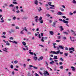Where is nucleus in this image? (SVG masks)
I'll list each match as a JSON object with an SVG mask.
<instances>
[{
  "mask_svg": "<svg viewBox=\"0 0 76 76\" xmlns=\"http://www.w3.org/2000/svg\"><path fill=\"white\" fill-rule=\"evenodd\" d=\"M43 75L44 76H49V73L47 71H45L44 72V73H43Z\"/></svg>",
  "mask_w": 76,
  "mask_h": 76,
  "instance_id": "1",
  "label": "nucleus"
},
{
  "mask_svg": "<svg viewBox=\"0 0 76 76\" xmlns=\"http://www.w3.org/2000/svg\"><path fill=\"white\" fill-rule=\"evenodd\" d=\"M63 22H64V23H66V26H68V27H69V24H67V23H69V21H66V20H65L64 19V20H63Z\"/></svg>",
  "mask_w": 76,
  "mask_h": 76,
  "instance_id": "2",
  "label": "nucleus"
},
{
  "mask_svg": "<svg viewBox=\"0 0 76 76\" xmlns=\"http://www.w3.org/2000/svg\"><path fill=\"white\" fill-rule=\"evenodd\" d=\"M42 17H40V18L38 20L39 21L40 23H43V20H42Z\"/></svg>",
  "mask_w": 76,
  "mask_h": 76,
  "instance_id": "3",
  "label": "nucleus"
},
{
  "mask_svg": "<svg viewBox=\"0 0 76 76\" xmlns=\"http://www.w3.org/2000/svg\"><path fill=\"white\" fill-rule=\"evenodd\" d=\"M42 39H41V41L42 42H44V39H47V37H45L44 38V37H42Z\"/></svg>",
  "mask_w": 76,
  "mask_h": 76,
  "instance_id": "4",
  "label": "nucleus"
},
{
  "mask_svg": "<svg viewBox=\"0 0 76 76\" xmlns=\"http://www.w3.org/2000/svg\"><path fill=\"white\" fill-rule=\"evenodd\" d=\"M38 17L36 16L34 17V20L36 22H38Z\"/></svg>",
  "mask_w": 76,
  "mask_h": 76,
  "instance_id": "5",
  "label": "nucleus"
},
{
  "mask_svg": "<svg viewBox=\"0 0 76 76\" xmlns=\"http://www.w3.org/2000/svg\"><path fill=\"white\" fill-rule=\"evenodd\" d=\"M70 39L71 40V41H73V42L75 41V38H74V37L72 38V37H70Z\"/></svg>",
  "mask_w": 76,
  "mask_h": 76,
  "instance_id": "6",
  "label": "nucleus"
},
{
  "mask_svg": "<svg viewBox=\"0 0 76 76\" xmlns=\"http://www.w3.org/2000/svg\"><path fill=\"white\" fill-rule=\"evenodd\" d=\"M51 3H52V2H50L48 3V4H49L50 6H51L52 7H54V5L51 4Z\"/></svg>",
  "mask_w": 76,
  "mask_h": 76,
  "instance_id": "7",
  "label": "nucleus"
},
{
  "mask_svg": "<svg viewBox=\"0 0 76 76\" xmlns=\"http://www.w3.org/2000/svg\"><path fill=\"white\" fill-rule=\"evenodd\" d=\"M60 50H58V51H56V52H55V54H59L60 53Z\"/></svg>",
  "mask_w": 76,
  "mask_h": 76,
  "instance_id": "8",
  "label": "nucleus"
},
{
  "mask_svg": "<svg viewBox=\"0 0 76 76\" xmlns=\"http://www.w3.org/2000/svg\"><path fill=\"white\" fill-rule=\"evenodd\" d=\"M37 10L38 11V12H41V11L42 10V9H41V7H39V8H37Z\"/></svg>",
  "mask_w": 76,
  "mask_h": 76,
  "instance_id": "9",
  "label": "nucleus"
},
{
  "mask_svg": "<svg viewBox=\"0 0 76 76\" xmlns=\"http://www.w3.org/2000/svg\"><path fill=\"white\" fill-rule=\"evenodd\" d=\"M43 59V57L41 56L39 58V59H38V61H40V60H42Z\"/></svg>",
  "mask_w": 76,
  "mask_h": 76,
  "instance_id": "10",
  "label": "nucleus"
},
{
  "mask_svg": "<svg viewBox=\"0 0 76 76\" xmlns=\"http://www.w3.org/2000/svg\"><path fill=\"white\" fill-rule=\"evenodd\" d=\"M71 68L72 69V71H75V67L72 66Z\"/></svg>",
  "mask_w": 76,
  "mask_h": 76,
  "instance_id": "11",
  "label": "nucleus"
},
{
  "mask_svg": "<svg viewBox=\"0 0 76 76\" xmlns=\"http://www.w3.org/2000/svg\"><path fill=\"white\" fill-rule=\"evenodd\" d=\"M6 43V45H8V46L10 45V43H9V41H7Z\"/></svg>",
  "mask_w": 76,
  "mask_h": 76,
  "instance_id": "12",
  "label": "nucleus"
},
{
  "mask_svg": "<svg viewBox=\"0 0 76 76\" xmlns=\"http://www.w3.org/2000/svg\"><path fill=\"white\" fill-rule=\"evenodd\" d=\"M56 22H53V25H52V26L53 27H56Z\"/></svg>",
  "mask_w": 76,
  "mask_h": 76,
  "instance_id": "13",
  "label": "nucleus"
},
{
  "mask_svg": "<svg viewBox=\"0 0 76 76\" xmlns=\"http://www.w3.org/2000/svg\"><path fill=\"white\" fill-rule=\"evenodd\" d=\"M2 17V15H0V18H1ZM4 22V20H2L1 21L0 20V22H1V23H3Z\"/></svg>",
  "mask_w": 76,
  "mask_h": 76,
  "instance_id": "14",
  "label": "nucleus"
},
{
  "mask_svg": "<svg viewBox=\"0 0 76 76\" xmlns=\"http://www.w3.org/2000/svg\"><path fill=\"white\" fill-rule=\"evenodd\" d=\"M49 32L50 34V35H53L54 34V32L53 31H50Z\"/></svg>",
  "mask_w": 76,
  "mask_h": 76,
  "instance_id": "15",
  "label": "nucleus"
},
{
  "mask_svg": "<svg viewBox=\"0 0 76 76\" xmlns=\"http://www.w3.org/2000/svg\"><path fill=\"white\" fill-rule=\"evenodd\" d=\"M33 58L34 60H35V61H36V60H37V59H38V58L36 56H34V57H33Z\"/></svg>",
  "mask_w": 76,
  "mask_h": 76,
  "instance_id": "16",
  "label": "nucleus"
},
{
  "mask_svg": "<svg viewBox=\"0 0 76 76\" xmlns=\"http://www.w3.org/2000/svg\"><path fill=\"white\" fill-rule=\"evenodd\" d=\"M57 14L58 15H63V14L62 13H61V12H58Z\"/></svg>",
  "mask_w": 76,
  "mask_h": 76,
  "instance_id": "17",
  "label": "nucleus"
},
{
  "mask_svg": "<svg viewBox=\"0 0 76 76\" xmlns=\"http://www.w3.org/2000/svg\"><path fill=\"white\" fill-rule=\"evenodd\" d=\"M61 49H62V50H63L64 49V48L63 47V46H61V45H59L58 46Z\"/></svg>",
  "mask_w": 76,
  "mask_h": 76,
  "instance_id": "18",
  "label": "nucleus"
},
{
  "mask_svg": "<svg viewBox=\"0 0 76 76\" xmlns=\"http://www.w3.org/2000/svg\"><path fill=\"white\" fill-rule=\"evenodd\" d=\"M14 32V30H13L12 29L10 31H9V33L10 34H11L12 32Z\"/></svg>",
  "mask_w": 76,
  "mask_h": 76,
  "instance_id": "19",
  "label": "nucleus"
},
{
  "mask_svg": "<svg viewBox=\"0 0 76 76\" xmlns=\"http://www.w3.org/2000/svg\"><path fill=\"white\" fill-rule=\"evenodd\" d=\"M22 44L24 46H25L26 44V42H22Z\"/></svg>",
  "mask_w": 76,
  "mask_h": 76,
  "instance_id": "20",
  "label": "nucleus"
},
{
  "mask_svg": "<svg viewBox=\"0 0 76 76\" xmlns=\"http://www.w3.org/2000/svg\"><path fill=\"white\" fill-rule=\"evenodd\" d=\"M34 3L36 5H38V1L36 0L34 2Z\"/></svg>",
  "mask_w": 76,
  "mask_h": 76,
  "instance_id": "21",
  "label": "nucleus"
},
{
  "mask_svg": "<svg viewBox=\"0 0 76 76\" xmlns=\"http://www.w3.org/2000/svg\"><path fill=\"white\" fill-rule=\"evenodd\" d=\"M14 7V5L12 4H11L9 6V7Z\"/></svg>",
  "mask_w": 76,
  "mask_h": 76,
  "instance_id": "22",
  "label": "nucleus"
},
{
  "mask_svg": "<svg viewBox=\"0 0 76 76\" xmlns=\"http://www.w3.org/2000/svg\"><path fill=\"white\" fill-rule=\"evenodd\" d=\"M60 28L61 29V31H63L64 30V28H63V26H60Z\"/></svg>",
  "mask_w": 76,
  "mask_h": 76,
  "instance_id": "23",
  "label": "nucleus"
},
{
  "mask_svg": "<svg viewBox=\"0 0 76 76\" xmlns=\"http://www.w3.org/2000/svg\"><path fill=\"white\" fill-rule=\"evenodd\" d=\"M56 59H57V56H55L54 58H53V59L55 60Z\"/></svg>",
  "mask_w": 76,
  "mask_h": 76,
  "instance_id": "24",
  "label": "nucleus"
},
{
  "mask_svg": "<svg viewBox=\"0 0 76 76\" xmlns=\"http://www.w3.org/2000/svg\"><path fill=\"white\" fill-rule=\"evenodd\" d=\"M9 39L10 40H13L14 39L12 37H10L9 38Z\"/></svg>",
  "mask_w": 76,
  "mask_h": 76,
  "instance_id": "25",
  "label": "nucleus"
},
{
  "mask_svg": "<svg viewBox=\"0 0 76 76\" xmlns=\"http://www.w3.org/2000/svg\"><path fill=\"white\" fill-rule=\"evenodd\" d=\"M12 43H14V44H18V42L16 41H13V42Z\"/></svg>",
  "mask_w": 76,
  "mask_h": 76,
  "instance_id": "26",
  "label": "nucleus"
},
{
  "mask_svg": "<svg viewBox=\"0 0 76 76\" xmlns=\"http://www.w3.org/2000/svg\"><path fill=\"white\" fill-rule=\"evenodd\" d=\"M62 39H63L65 40L67 39V38L65 37H62Z\"/></svg>",
  "mask_w": 76,
  "mask_h": 76,
  "instance_id": "27",
  "label": "nucleus"
},
{
  "mask_svg": "<svg viewBox=\"0 0 76 76\" xmlns=\"http://www.w3.org/2000/svg\"><path fill=\"white\" fill-rule=\"evenodd\" d=\"M14 63L15 64H17V63H18V61L16 60V61H14Z\"/></svg>",
  "mask_w": 76,
  "mask_h": 76,
  "instance_id": "28",
  "label": "nucleus"
},
{
  "mask_svg": "<svg viewBox=\"0 0 76 76\" xmlns=\"http://www.w3.org/2000/svg\"><path fill=\"white\" fill-rule=\"evenodd\" d=\"M57 38L58 39H61V36H58Z\"/></svg>",
  "mask_w": 76,
  "mask_h": 76,
  "instance_id": "29",
  "label": "nucleus"
},
{
  "mask_svg": "<svg viewBox=\"0 0 76 76\" xmlns=\"http://www.w3.org/2000/svg\"><path fill=\"white\" fill-rule=\"evenodd\" d=\"M64 55L65 56H68V55H69V53H64Z\"/></svg>",
  "mask_w": 76,
  "mask_h": 76,
  "instance_id": "30",
  "label": "nucleus"
},
{
  "mask_svg": "<svg viewBox=\"0 0 76 76\" xmlns=\"http://www.w3.org/2000/svg\"><path fill=\"white\" fill-rule=\"evenodd\" d=\"M12 3H13V4H18V3H17V2L16 1L13 2Z\"/></svg>",
  "mask_w": 76,
  "mask_h": 76,
  "instance_id": "31",
  "label": "nucleus"
},
{
  "mask_svg": "<svg viewBox=\"0 0 76 76\" xmlns=\"http://www.w3.org/2000/svg\"><path fill=\"white\" fill-rule=\"evenodd\" d=\"M50 63L51 64H52L53 63H54V62L53 61H52V62H50Z\"/></svg>",
  "mask_w": 76,
  "mask_h": 76,
  "instance_id": "32",
  "label": "nucleus"
},
{
  "mask_svg": "<svg viewBox=\"0 0 76 76\" xmlns=\"http://www.w3.org/2000/svg\"><path fill=\"white\" fill-rule=\"evenodd\" d=\"M60 60L61 61H64V60L63 59V58H60Z\"/></svg>",
  "mask_w": 76,
  "mask_h": 76,
  "instance_id": "33",
  "label": "nucleus"
},
{
  "mask_svg": "<svg viewBox=\"0 0 76 76\" xmlns=\"http://www.w3.org/2000/svg\"><path fill=\"white\" fill-rule=\"evenodd\" d=\"M23 30L21 31L20 32V34H24V33H23Z\"/></svg>",
  "mask_w": 76,
  "mask_h": 76,
  "instance_id": "34",
  "label": "nucleus"
},
{
  "mask_svg": "<svg viewBox=\"0 0 76 76\" xmlns=\"http://www.w3.org/2000/svg\"><path fill=\"white\" fill-rule=\"evenodd\" d=\"M72 3H74V4H76V1H75V0H73Z\"/></svg>",
  "mask_w": 76,
  "mask_h": 76,
  "instance_id": "35",
  "label": "nucleus"
},
{
  "mask_svg": "<svg viewBox=\"0 0 76 76\" xmlns=\"http://www.w3.org/2000/svg\"><path fill=\"white\" fill-rule=\"evenodd\" d=\"M28 53L30 54H31V55H33V54H34V53L33 52H29Z\"/></svg>",
  "mask_w": 76,
  "mask_h": 76,
  "instance_id": "36",
  "label": "nucleus"
},
{
  "mask_svg": "<svg viewBox=\"0 0 76 76\" xmlns=\"http://www.w3.org/2000/svg\"><path fill=\"white\" fill-rule=\"evenodd\" d=\"M71 50H73V51H75V48H71Z\"/></svg>",
  "mask_w": 76,
  "mask_h": 76,
  "instance_id": "37",
  "label": "nucleus"
},
{
  "mask_svg": "<svg viewBox=\"0 0 76 76\" xmlns=\"http://www.w3.org/2000/svg\"><path fill=\"white\" fill-rule=\"evenodd\" d=\"M11 69H13V66L11 65L10 66Z\"/></svg>",
  "mask_w": 76,
  "mask_h": 76,
  "instance_id": "38",
  "label": "nucleus"
},
{
  "mask_svg": "<svg viewBox=\"0 0 76 76\" xmlns=\"http://www.w3.org/2000/svg\"><path fill=\"white\" fill-rule=\"evenodd\" d=\"M63 34H66V35H68V33L66 32H63Z\"/></svg>",
  "mask_w": 76,
  "mask_h": 76,
  "instance_id": "39",
  "label": "nucleus"
},
{
  "mask_svg": "<svg viewBox=\"0 0 76 76\" xmlns=\"http://www.w3.org/2000/svg\"><path fill=\"white\" fill-rule=\"evenodd\" d=\"M60 69H63V66H61L59 67Z\"/></svg>",
  "mask_w": 76,
  "mask_h": 76,
  "instance_id": "40",
  "label": "nucleus"
},
{
  "mask_svg": "<svg viewBox=\"0 0 76 76\" xmlns=\"http://www.w3.org/2000/svg\"><path fill=\"white\" fill-rule=\"evenodd\" d=\"M33 68L34 69H38V67H35V66H33Z\"/></svg>",
  "mask_w": 76,
  "mask_h": 76,
  "instance_id": "41",
  "label": "nucleus"
},
{
  "mask_svg": "<svg viewBox=\"0 0 76 76\" xmlns=\"http://www.w3.org/2000/svg\"><path fill=\"white\" fill-rule=\"evenodd\" d=\"M41 37H44V33H41Z\"/></svg>",
  "mask_w": 76,
  "mask_h": 76,
  "instance_id": "42",
  "label": "nucleus"
},
{
  "mask_svg": "<svg viewBox=\"0 0 76 76\" xmlns=\"http://www.w3.org/2000/svg\"><path fill=\"white\" fill-rule=\"evenodd\" d=\"M23 19H25L26 20V19H28V17H25L23 18Z\"/></svg>",
  "mask_w": 76,
  "mask_h": 76,
  "instance_id": "43",
  "label": "nucleus"
},
{
  "mask_svg": "<svg viewBox=\"0 0 76 76\" xmlns=\"http://www.w3.org/2000/svg\"><path fill=\"white\" fill-rule=\"evenodd\" d=\"M24 28H25V29H24V31H25L26 32H27L28 31V30H27L26 29V27H25Z\"/></svg>",
  "mask_w": 76,
  "mask_h": 76,
  "instance_id": "44",
  "label": "nucleus"
},
{
  "mask_svg": "<svg viewBox=\"0 0 76 76\" xmlns=\"http://www.w3.org/2000/svg\"><path fill=\"white\" fill-rule=\"evenodd\" d=\"M35 76H39V75L37 73H35Z\"/></svg>",
  "mask_w": 76,
  "mask_h": 76,
  "instance_id": "45",
  "label": "nucleus"
},
{
  "mask_svg": "<svg viewBox=\"0 0 76 76\" xmlns=\"http://www.w3.org/2000/svg\"><path fill=\"white\" fill-rule=\"evenodd\" d=\"M25 47L26 48V50H28V46H25Z\"/></svg>",
  "mask_w": 76,
  "mask_h": 76,
  "instance_id": "46",
  "label": "nucleus"
},
{
  "mask_svg": "<svg viewBox=\"0 0 76 76\" xmlns=\"http://www.w3.org/2000/svg\"><path fill=\"white\" fill-rule=\"evenodd\" d=\"M2 35H6V32L4 31L2 33Z\"/></svg>",
  "mask_w": 76,
  "mask_h": 76,
  "instance_id": "47",
  "label": "nucleus"
},
{
  "mask_svg": "<svg viewBox=\"0 0 76 76\" xmlns=\"http://www.w3.org/2000/svg\"><path fill=\"white\" fill-rule=\"evenodd\" d=\"M16 17L15 16H14L13 18V19L14 20H15L16 19Z\"/></svg>",
  "mask_w": 76,
  "mask_h": 76,
  "instance_id": "48",
  "label": "nucleus"
},
{
  "mask_svg": "<svg viewBox=\"0 0 76 76\" xmlns=\"http://www.w3.org/2000/svg\"><path fill=\"white\" fill-rule=\"evenodd\" d=\"M59 64L60 65H62V64H63V62H59Z\"/></svg>",
  "mask_w": 76,
  "mask_h": 76,
  "instance_id": "49",
  "label": "nucleus"
},
{
  "mask_svg": "<svg viewBox=\"0 0 76 76\" xmlns=\"http://www.w3.org/2000/svg\"><path fill=\"white\" fill-rule=\"evenodd\" d=\"M53 53V54H55V51H51L50 52V53Z\"/></svg>",
  "mask_w": 76,
  "mask_h": 76,
  "instance_id": "50",
  "label": "nucleus"
},
{
  "mask_svg": "<svg viewBox=\"0 0 76 76\" xmlns=\"http://www.w3.org/2000/svg\"><path fill=\"white\" fill-rule=\"evenodd\" d=\"M1 37H2V38H6V37L5 36H1Z\"/></svg>",
  "mask_w": 76,
  "mask_h": 76,
  "instance_id": "51",
  "label": "nucleus"
},
{
  "mask_svg": "<svg viewBox=\"0 0 76 76\" xmlns=\"http://www.w3.org/2000/svg\"><path fill=\"white\" fill-rule=\"evenodd\" d=\"M3 50L4 51H5V52H6V53H8V51H7V50H4V49H3Z\"/></svg>",
  "mask_w": 76,
  "mask_h": 76,
  "instance_id": "52",
  "label": "nucleus"
},
{
  "mask_svg": "<svg viewBox=\"0 0 76 76\" xmlns=\"http://www.w3.org/2000/svg\"><path fill=\"white\" fill-rule=\"evenodd\" d=\"M69 15H73V13L70 12L69 13Z\"/></svg>",
  "mask_w": 76,
  "mask_h": 76,
  "instance_id": "53",
  "label": "nucleus"
},
{
  "mask_svg": "<svg viewBox=\"0 0 76 76\" xmlns=\"http://www.w3.org/2000/svg\"><path fill=\"white\" fill-rule=\"evenodd\" d=\"M56 42H60L61 41V40H56Z\"/></svg>",
  "mask_w": 76,
  "mask_h": 76,
  "instance_id": "54",
  "label": "nucleus"
},
{
  "mask_svg": "<svg viewBox=\"0 0 76 76\" xmlns=\"http://www.w3.org/2000/svg\"><path fill=\"white\" fill-rule=\"evenodd\" d=\"M65 50H66V51H67V50H68V48H67V47L65 48Z\"/></svg>",
  "mask_w": 76,
  "mask_h": 76,
  "instance_id": "55",
  "label": "nucleus"
},
{
  "mask_svg": "<svg viewBox=\"0 0 76 76\" xmlns=\"http://www.w3.org/2000/svg\"><path fill=\"white\" fill-rule=\"evenodd\" d=\"M15 28L17 29H19V28L18 26H16Z\"/></svg>",
  "mask_w": 76,
  "mask_h": 76,
  "instance_id": "56",
  "label": "nucleus"
},
{
  "mask_svg": "<svg viewBox=\"0 0 76 76\" xmlns=\"http://www.w3.org/2000/svg\"><path fill=\"white\" fill-rule=\"evenodd\" d=\"M39 47H44V46L42 45H39Z\"/></svg>",
  "mask_w": 76,
  "mask_h": 76,
  "instance_id": "57",
  "label": "nucleus"
},
{
  "mask_svg": "<svg viewBox=\"0 0 76 76\" xmlns=\"http://www.w3.org/2000/svg\"><path fill=\"white\" fill-rule=\"evenodd\" d=\"M31 60L29 58H28L27 59V61H31Z\"/></svg>",
  "mask_w": 76,
  "mask_h": 76,
  "instance_id": "58",
  "label": "nucleus"
},
{
  "mask_svg": "<svg viewBox=\"0 0 76 76\" xmlns=\"http://www.w3.org/2000/svg\"><path fill=\"white\" fill-rule=\"evenodd\" d=\"M14 70H15L16 71H19V70L18 69H14Z\"/></svg>",
  "mask_w": 76,
  "mask_h": 76,
  "instance_id": "59",
  "label": "nucleus"
},
{
  "mask_svg": "<svg viewBox=\"0 0 76 76\" xmlns=\"http://www.w3.org/2000/svg\"><path fill=\"white\" fill-rule=\"evenodd\" d=\"M59 20H60V21H61V22H63V20H62V19H59Z\"/></svg>",
  "mask_w": 76,
  "mask_h": 76,
  "instance_id": "60",
  "label": "nucleus"
},
{
  "mask_svg": "<svg viewBox=\"0 0 76 76\" xmlns=\"http://www.w3.org/2000/svg\"><path fill=\"white\" fill-rule=\"evenodd\" d=\"M39 74H40V75H42V73H41L40 72H39Z\"/></svg>",
  "mask_w": 76,
  "mask_h": 76,
  "instance_id": "61",
  "label": "nucleus"
},
{
  "mask_svg": "<svg viewBox=\"0 0 76 76\" xmlns=\"http://www.w3.org/2000/svg\"><path fill=\"white\" fill-rule=\"evenodd\" d=\"M54 61L55 62H58V61L57 59L55 60Z\"/></svg>",
  "mask_w": 76,
  "mask_h": 76,
  "instance_id": "62",
  "label": "nucleus"
},
{
  "mask_svg": "<svg viewBox=\"0 0 76 76\" xmlns=\"http://www.w3.org/2000/svg\"><path fill=\"white\" fill-rule=\"evenodd\" d=\"M5 70H7L8 71H9V70L7 68H5Z\"/></svg>",
  "mask_w": 76,
  "mask_h": 76,
  "instance_id": "63",
  "label": "nucleus"
},
{
  "mask_svg": "<svg viewBox=\"0 0 76 76\" xmlns=\"http://www.w3.org/2000/svg\"><path fill=\"white\" fill-rule=\"evenodd\" d=\"M50 11L51 12H52L53 13H54V10H50Z\"/></svg>",
  "mask_w": 76,
  "mask_h": 76,
  "instance_id": "64",
  "label": "nucleus"
}]
</instances>
